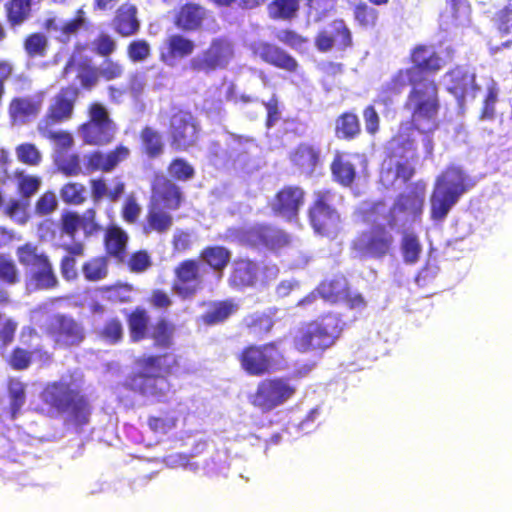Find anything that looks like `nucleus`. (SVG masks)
I'll return each instance as SVG.
<instances>
[{
  "label": "nucleus",
  "mask_w": 512,
  "mask_h": 512,
  "mask_svg": "<svg viewBox=\"0 0 512 512\" xmlns=\"http://www.w3.org/2000/svg\"><path fill=\"white\" fill-rule=\"evenodd\" d=\"M42 406L37 412L48 417L66 415L77 427L89 424L92 405L76 380H59L48 382L40 392Z\"/></svg>",
  "instance_id": "nucleus-1"
},
{
  "label": "nucleus",
  "mask_w": 512,
  "mask_h": 512,
  "mask_svg": "<svg viewBox=\"0 0 512 512\" xmlns=\"http://www.w3.org/2000/svg\"><path fill=\"white\" fill-rule=\"evenodd\" d=\"M231 263V251L222 245H208L199 252L198 259L187 258L180 261L173 270L172 290L183 299L194 297L204 288L206 265L212 272L222 277Z\"/></svg>",
  "instance_id": "nucleus-2"
},
{
  "label": "nucleus",
  "mask_w": 512,
  "mask_h": 512,
  "mask_svg": "<svg viewBox=\"0 0 512 512\" xmlns=\"http://www.w3.org/2000/svg\"><path fill=\"white\" fill-rule=\"evenodd\" d=\"M138 370L129 375V388L146 397L164 398L170 390L167 376L179 367L178 356L173 353L151 354L136 360Z\"/></svg>",
  "instance_id": "nucleus-3"
},
{
  "label": "nucleus",
  "mask_w": 512,
  "mask_h": 512,
  "mask_svg": "<svg viewBox=\"0 0 512 512\" xmlns=\"http://www.w3.org/2000/svg\"><path fill=\"white\" fill-rule=\"evenodd\" d=\"M344 328L341 316L328 312L302 323L293 337V346L301 353L323 352L336 343Z\"/></svg>",
  "instance_id": "nucleus-4"
},
{
  "label": "nucleus",
  "mask_w": 512,
  "mask_h": 512,
  "mask_svg": "<svg viewBox=\"0 0 512 512\" xmlns=\"http://www.w3.org/2000/svg\"><path fill=\"white\" fill-rule=\"evenodd\" d=\"M470 187L468 176L462 169L454 166L446 168L437 178L430 196L431 219L437 222L443 221Z\"/></svg>",
  "instance_id": "nucleus-5"
},
{
  "label": "nucleus",
  "mask_w": 512,
  "mask_h": 512,
  "mask_svg": "<svg viewBox=\"0 0 512 512\" xmlns=\"http://www.w3.org/2000/svg\"><path fill=\"white\" fill-rule=\"evenodd\" d=\"M405 106L411 111V121L417 129L424 124L430 125L429 130L436 129L440 110L437 82L434 79L410 80Z\"/></svg>",
  "instance_id": "nucleus-6"
},
{
  "label": "nucleus",
  "mask_w": 512,
  "mask_h": 512,
  "mask_svg": "<svg viewBox=\"0 0 512 512\" xmlns=\"http://www.w3.org/2000/svg\"><path fill=\"white\" fill-rule=\"evenodd\" d=\"M241 370L250 377L271 375L282 369L285 357L278 341L251 343L237 354Z\"/></svg>",
  "instance_id": "nucleus-7"
},
{
  "label": "nucleus",
  "mask_w": 512,
  "mask_h": 512,
  "mask_svg": "<svg viewBox=\"0 0 512 512\" xmlns=\"http://www.w3.org/2000/svg\"><path fill=\"white\" fill-rule=\"evenodd\" d=\"M87 119L79 125L78 132L83 142L90 146L104 147L115 139L117 125L107 107L98 101L87 106Z\"/></svg>",
  "instance_id": "nucleus-8"
},
{
  "label": "nucleus",
  "mask_w": 512,
  "mask_h": 512,
  "mask_svg": "<svg viewBox=\"0 0 512 512\" xmlns=\"http://www.w3.org/2000/svg\"><path fill=\"white\" fill-rule=\"evenodd\" d=\"M395 237L385 224H374L359 232L350 243V250L359 258L384 259L392 255Z\"/></svg>",
  "instance_id": "nucleus-9"
},
{
  "label": "nucleus",
  "mask_w": 512,
  "mask_h": 512,
  "mask_svg": "<svg viewBox=\"0 0 512 512\" xmlns=\"http://www.w3.org/2000/svg\"><path fill=\"white\" fill-rule=\"evenodd\" d=\"M55 350H72L80 347L87 336L84 324L70 314H53L45 328Z\"/></svg>",
  "instance_id": "nucleus-10"
},
{
  "label": "nucleus",
  "mask_w": 512,
  "mask_h": 512,
  "mask_svg": "<svg viewBox=\"0 0 512 512\" xmlns=\"http://www.w3.org/2000/svg\"><path fill=\"white\" fill-rule=\"evenodd\" d=\"M297 388L287 377H269L260 380L256 389L249 397L252 406L262 412H270L291 400Z\"/></svg>",
  "instance_id": "nucleus-11"
},
{
  "label": "nucleus",
  "mask_w": 512,
  "mask_h": 512,
  "mask_svg": "<svg viewBox=\"0 0 512 512\" xmlns=\"http://www.w3.org/2000/svg\"><path fill=\"white\" fill-rule=\"evenodd\" d=\"M201 126L191 111L177 108L169 117L168 137L170 147L176 152H186L196 147Z\"/></svg>",
  "instance_id": "nucleus-12"
},
{
  "label": "nucleus",
  "mask_w": 512,
  "mask_h": 512,
  "mask_svg": "<svg viewBox=\"0 0 512 512\" xmlns=\"http://www.w3.org/2000/svg\"><path fill=\"white\" fill-rule=\"evenodd\" d=\"M234 57L232 41L226 37L213 38L209 46L198 56L193 57L188 67L195 73L209 74L225 69Z\"/></svg>",
  "instance_id": "nucleus-13"
},
{
  "label": "nucleus",
  "mask_w": 512,
  "mask_h": 512,
  "mask_svg": "<svg viewBox=\"0 0 512 512\" xmlns=\"http://www.w3.org/2000/svg\"><path fill=\"white\" fill-rule=\"evenodd\" d=\"M333 194L329 190L316 191L308 209V219L315 233L328 236L336 231L340 215L333 205Z\"/></svg>",
  "instance_id": "nucleus-14"
},
{
  "label": "nucleus",
  "mask_w": 512,
  "mask_h": 512,
  "mask_svg": "<svg viewBox=\"0 0 512 512\" xmlns=\"http://www.w3.org/2000/svg\"><path fill=\"white\" fill-rule=\"evenodd\" d=\"M426 183L422 180L412 183L407 192L400 193L389 210L388 224L396 225L397 215L403 214L412 222L418 220L424 209Z\"/></svg>",
  "instance_id": "nucleus-15"
},
{
  "label": "nucleus",
  "mask_w": 512,
  "mask_h": 512,
  "mask_svg": "<svg viewBox=\"0 0 512 512\" xmlns=\"http://www.w3.org/2000/svg\"><path fill=\"white\" fill-rule=\"evenodd\" d=\"M306 202V192L299 185L282 186L269 202V208L275 216L287 222L297 221Z\"/></svg>",
  "instance_id": "nucleus-16"
},
{
  "label": "nucleus",
  "mask_w": 512,
  "mask_h": 512,
  "mask_svg": "<svg viewBox=\"0 0 512 512\" xmlns=\"http://www.w3.org/2000/svg\"><path fill=\"white\" fill-rule=\"evenodd\" d=\"M408 61L410 80L429 79V75H436L444 67V60L432 45L417 44L409 52Z\"/></svg>",
  "instance_id": "nucleus-17"
},
{
  "label": "nucleus",
  "mask_w": 512,
  "mask_h": 512,
  "mask_svg": "<svg viewBox=\"0 0 512 512\" xmlns=\"http://www.w3.org/2000/svg\"><path fill=\"white\" fill-rule=\"evenodd\" d=\"M79 94L80 89L75 85L62 87L52 98L38 125H60L69 121L73 117Z\"/></svg>",
  "instance_id": "nucleus-18"
},
{
  "label": "nucleus",
  "mask_w": 512,
  "mask_h": 512,
  "mask_svg": "<svg viewBox=\"0 0 512 512\" xmlns=\"http://www.w3.org/2000/svg\"><path fill=\"white\" fill-rule=\"evenodd\" d=\"M183 201V192L172 179L162 173L154 175L150 185L149 204L176 211Z\"/></svg>",
  "instance_id": "nucleus-19"
},
{
  "label": "nucleus",
  "mask_w": 512,
  "mask_h": 512,
  "mask_svg": "<svg viewBox=\"0 0 512 512\" xmlns=\"http://www.w3.org/2000/svg\"><path fill=\"white\" fill-rule=\"evenodd\" d=\"M260 265L249 257H236L230 263L228 286L235 291L254 287L259 280Z\"/></svg>",
  "instance_id": "nucleus-20"
},
{
  "label": "nucleus",
  "mask_w": 512,
  "mask_h": 512,
  "mask_svg": "<svg viewBox=\"0 0 512 512\" xmlns=\"http://www.w3.org/2000/svg\"><path fill=\"white\" fill-rule=\"evenodd\" d=\"M250 50L255 57L273 67L289 73H295L298 70L297 60L273 43L266 41L253 42L250 45Z\"/></svg>",
  "instance_id": "nucleus-21"
},
{
  "label": "nucleus",
  "mask_w": 512,
  "mask_h": 512,
  "mask_svg": "<svg viewBox=\"0 0 512 512\" xmlns=\"http://www.w3.org/2000/svg\"><path fill=\"white\" fill-rule=\"evenodd\" d=\"M353 44L352 33L343 19H335L329 25V30H321L315 38V46L320 52H328L334 46L344 51Z\"/></svg>",
  "instance_id": "nucleus-22"
},
{
  "label": "nucleus",
  "mask_w": 512,
  "mask_h": 512,
  "mask_svg": "<svg viewBox=\"0 0 512 512\" xmlns=\"http://www.w3.org/2000/svg\"><path fill=\"white\" fill-rule=\"evenodd\" d=\"M447 91L462 105L466 98H475L480 89L476 84L475 75L467 69L456 66L446 73Z\"/></svg>",
  "instance_id": "nucleus-23"
},
{
  "label": "nucleus",
  "mask_w": 512,
  "mask_h": 512,
  "mask_svg": "<svg viewBox=\"0 0 512 512\" xmlns=\"http://www.w3.org/2000/svg\"><path fill=\"white\" fill-rule=\"evenodd\" d=\"M391 157L396 158L395 177L404 183L410 181L416 173L418 160L417 147L411 139L398 142L391 150Z\"/></svg>",
  "instance_id": "nucleus-24"
},
{
  "label": "nucleus",
  "mask_w": 512,
  "mask_h": 512,
  "mask_svg": "<svg viewBox=\"0 0 512 512\" xmlns=\"http://www.w3.org/2000/svg\"><path fill=\"white\" fill-rule=\"evenodd\" d=\"M130 156V149L123 144L117 145L107 153L93 151L86 156L85 168L87 172H111L121 162Z\"/></svg>",
  "instance_id": "nucleus-25"
},
{
  "label": "nucleus",
  "mask_w": 512,
  "mask_h": 512,
  "mask_svg": "<svg viewBox=\"0 0 512 512\" xmlns=\"http://www.w3.org/2000/svg\"><path fill=\"white\" fill-rule=\"evenodd\" d=\"M239 308V303L233 298L210 301L199 321L207 327L220 325L234 316Z\"/></svg>",
  "instance_id": "nucleus-26"
},
{
  "label": "nucleus",
  "mask_w": 512,
  "mask_h": 512,
  "mask_svg": "<svg viewBox=\"0 0 512 512\" xmlns=\"http://www.w3.org/2000/svg\"><path fill=\"white\" fill-rule=\"evenodd\" d=\"M112 27L121 37L128 38L136 35L141 28L136 5L129 2L121 4L115 11Z\"/></svg>",
  "instance_id": "nucleus-27"
},
{
  "label": "nucleus",
  "mask_w": 512,
  "mask_h": 512,
  "mask_svg": "<svg viewBox=\"0 0 512 512\" xmlns=\"http://www.w3.org/2000/svg\"><path fill=\"white\" fill-rule=\"evenodd\" d=\"M409 70L403 68L398 69L387 81L383 84L377 94L375 103L385 107L395 104L403 94L407 85L410 86Z\"/></svg>",
  "instance_id": "nucleus-28"
},
{
  "label": "nucleus",
  "mask_w": 512,
  "mask_h": 512,
  "mask_svg": "<svg viewBox=\"0 0 512 512\" xmlns=\"http://www.w3.org/2000/svg\"><path fill=\"white\" fill-rule=\"evenodd\" d=\"M129 236L118 225H109L104 234V248L106 256L118 263H124L127 258Z\"/></svg>",
  "instance_id": "nucleus-29"
},
{
  "label": "nucleus",
  "mask_w": 512,
  "mask_h": 512,
  "mask_svg": "<svg viewBox=\"0 0 512 512\" xmlns=\"http://www.w3.org/2000/svg\"><path fill=\"white\" fill-rule=\"evenodd\" d=\"M206 10L196 3H185L174 16V25L182 31L195 32L202 28Z\"/></svg>",
  "instance_id": "nucleus-30"
},
{
  "label": "nucleus",
  "mask_w": 512,
  "mask_h": 512,
  "mask_svg": "<svg viewBox=\"0 0 512 512\" xmlns=\"http://www.w3.org/2000/svg\"><path fill=\"white\" fill-rule=\"evenodd\" d=\"M34 354L44 363H51L53 360V354L42 347L28 350L21 346H15L6 358V364L14 371L27 370L33 362Z\"/></svg>",
  "instance_id": "nucleus-31"
},
{
  "label": "nucleus",
  "mask_w": 512,
  "mask_h": 512,
  "mask_svg": "<svg viewBox=\"0 0 512 512\" xmlns=\"http://www.w3.org/2000/svg\"><path fill=\"white\" fill-rule=\"evenodd\" d=\"M171 210L148 204L145 222L142 225V233L146 236L152 233L164 234L173 225Z\"/></svg>",
  "instance_id": "nucleus-32"
},
{
  "label": "nucleus",
  "mask_w": 512,
  "mask_h": 512,
  "mask_svg": "<svg viewBox=\"0 0 512 512\" xmlns=\"http://www.w3.org/2000/svg\"><path fill=\"white\" fill-rule=\"evenodd\" d=\"M130 341L138 343L148 338L150 316L148 311L137 306L126 315Z\"/></svg>",
  "instance_id": "nucleus-33"
},
{
  "label": "nucleus",
  "mask_w": 512,
  "mask_h": 512,
  "mask_svg": "<svg viewBox=\"0 0 512 512\" xmlns=\"http://www.w3.org/2000/svg\"><path fill=\"white\" fill-rule=\"evenodd\" d=\"M41 110V102L30 97H14L8 106V113L14 123H26L36 117Z\"/></svg>",
  "instance_id": "nucleus-34"
},
{
  "label": "nucleus",
  "mask_w": 512,
  "mask_h": 512,
  "mask_svg": "<svg viewBox=\"0 0 512 512\" xmlns=\"http://www.w3.org/2000/svg\"><path fill=\"white\" fill-rule=\"evenodd\" d=\"M242 325L250 335L262 339L272 331L275 320L270 312L256 311L247 314L242 320Z\"/></svg>",
  "instance_id": "nucleus-35"
},
{
  "label": "nucleus",
  "mask_w": 512,
  "mask_h": 512,
  "mask_svg": "<svg viewBox=\"0 0 512 512\" xmlns=\"http://www.w3.org/2000/svg\"><path fill=\"white\" fill-rule=\"evenodd\" d=\"M141 149L149 159L160 157L165 150V143L162 134L154 127L146 125L139 133Z\"/></svg>",
  "instance_id": "nucleus-36"
},
{
  "label": "nucleus",
  "mask_w": 512,
  "mask_h": 512,
  "mask_svg": "<svg viewBox=\"0 0 512 512\" xmlns=\"http://www.w3.org/2000/svg\"><path fill=\"white\" fill-rule=\"evenodd\" d=\"M27 384L19 378L12 377L7 381V394L9 399L8 414L11 420H15L22 413L26 403Z\"/></svg>",
  "instance_id": "nucleus-37"
},
{
  "label": "nucleus",
  "mask_w": 512,
  "mask_h": 512,
  "mask_svg": "<svg viewBox=\"0 0 512 512\" xmlns=\"http://www.w3.org/2000/svg\"><path fill=\"white\" fill-rule=\"evenodd\" d=\"M58 283L53 265L48 261L30 273L26 286L32 287L33 290H52L58 286Z\"/></svg>",
  "instance_id": "nucleus-38"
},
{
  "label": "nucleus",
  "mask_w": 512,
  "mask_h": 512,
  "mask_svg": "<svg viewBox=\"0 0 512 512\" xmlns=\"http://www.w3.org/2000/svg\"><path fill=\"white\" fill-rule=\"evenodd\" d=\"M175 331V324L162 316L152 325L148 338L153 340L155 347L169 348L173 345Z\"/></svg>",
  "instance_id": "nucleus-39"
},
{
  "label": "nucleus",
  "mask_w": 512,
  "mask_h": 512,
  "mask_svg": "<svg viewBox=\"0 0 512 512\" xmlns=\"http://www.w3.org/2000/svg\"><path fill=\"white\" fill-rule=\"evenodd\" d=\"M361 133L359 117L350 111L341 113L335 121V136L342 140H353Z\"/></svg>",
  "instance_id": "nucleus-40"
},
{
  "label": "nucleus",
  "mask_w": 512,
  "mask_h": 512,
  "mask_svg": "<svg viewBox=\"0 0 512 512\" xmlns=\"http://www.w3.org/2000/svg\"><path fill=\"white\" fill-rule=\"evenodd\" d=\"M16 256L22 266L30 267L33 270L50 261L48 255L32 242L18 246Z\"/></svg>",
  "instance_id": "nucleus-41"
},
{
  "label": "nucleus",
  "mask_w": 512,
  "mask_h": 512,
  "mask_svg": "<svg viewBox=\"0 0 512 512\" xmlns=\"http://www.w3.org/2000/svg\"><path fill=\"white\" fill-rule=\"evenodd\" d=\"M6 20L11 28L26 22L32 13L31 0H9L4 4Z\"/></svg>",
  "instance_id": "nucleus-42"
},
{
  "label": "nucleus",
  "mask_w": 512,
  "mask_h": 512,
  "mask_svg": "<svg viewBox=\"0 0 512 512\" xmlns=\"http://www.w3.org/2000/svg\"><path fill=\"white\" fill-rule=\"evenodd\" d=\"M348 286L347 279L344 276H340L321 281L317 289L322 299L331 304H336L341 302Z\"/></svg>",
  "instance_id": "nucleus-43"
},
{
  "label": "nucleus",
  "mask_w": 512,
  "mask_h": 512,
  "mask_svg": "<svg viewBox=\"0 0 512 512\" xmlns=\"http://www.w3.org/2000/svg\"><path fill=\"white\" fill-rule=\"evenodd\" d=\"M400 251L405 264H416L423 251L418 234L414 231H404L400 239Z\"/></svg>",
  "instance_id": "nucleus-44"
},
{
  "label": "nucleus",
  "mask_w": 512,
  "mask_h": 512,
  "mask_svg": "<svg viewBox=\"0 0 512 512\" xmlns=\"http://www.w3.org/2000/svg\"><path fill=\"white\" fill-rule=\"evenodd\" d=\"M291 160L302 172L310 174L319 162V151L313 146L300 144L292 152Z\"/></svg>",
  "instance_id": "nucleus-45"
},
{
  "label": "nucleus",
  "mask_w": 512,
  "mask_h": 512,
  "mask_svg": "<svg viewBox=\"0 0 512 512\" xmlns=\"http://www.w3.org/2000/svg\"><path fill=\"white\" fill-rule=\"evenodd\" d=\"M92 200L97 203L106 197L110 202H117L125 192V183L118 181L111 190H107L103 178H94L89 181Z\"/></svg>",
  "instance_id": "nucleus-46"
},
{
  "label": "nucleus",
  "mask_w": 512,
  "mask_h": 512,
  "mask_svg": "<svg viewBox=\"0 0 512 512\" xmlns=\"http://www.w3.org/2000/svg\"><path fill=\"white\" fill-rule=\"evenodd\" d=\"M330 169L334 181L341 186L350 187L353 184L356 176L355 166L342 155L337 154L334 156Z\"/></svg>",
  "instance_id": "nucleus-47"
},
{
  "label": "nucleus",
  "mask_w": 512,
  "mask_h": 512,
  "mask_svg": "<svg viewBox=\"0 0 512 512\" xmlns=\"http://www.w3.org/2000/svg\"><path fill=\"white\" fill-rule=\"evenodd\" d=\"M166 49L170 59L186 58L194 52L195 43L182 34H172L166 40Z\"/></svg>",
  "instance_id": "nucleus-48"
},
{
  "label": "nucleus",
  "mask_w": 512,
  "mask_h": 512,
  "mask_svg": "<svg viewBox=\"0 0 512 512\" xmlns=\"http://www.w3.org/2000/svg\"><path fill=\"white\" fill-rule=\"evenodd\" d=\"M178 414L175 409L163 411L160 415L149 416L147 425L155 434H167L174 430L178 423Z\"/></svg>",
  "instance_id": "nucleus-49"
},
{
  "label": "nucleus",
  "mask_w": 512,
  "mask_h": 512,
  "mask_svg": "<svg viewBox=\"0 0 512 512\" xmlns=\"http://www.w3.org/2000/svg\"><path fill=\"white\" fill-rule=\"evenodd\" d=\"M301 0H273L268 5L272 19L292 20L297 17Z\"/></svg>",
  "instance_id": "nucleus-50"
},
{
  "label": "nucleus",
  "mask_w": 512,
  "mask_h": 512,
  "mask_svg": "<svg viewBox=\"0 0 512 512\" xmlns=\"http://www.w3.org/2000/svg\"><path fill=\"white\" fill-rule=\"evenodd\" d=\"M48 47V38L41 32L30 33L23 40V49L29 58L45 57Z\"/></svg>",
  "instance_id": "nucleus-51"
},
{
  "label": "nucleus",
  "mask_w": 512,
  "mask_h": 512,
  "mask_svg": "<svg viewBox=\"0 0 512 512\" xmlns=\"http://www.w3.org/2000/svg\"><path fill=\"white\" fill-rule=\"evenodd\" d=\"M76 80L82 90L91 91L100 81L98 68L90 61H82L76 67Z\"/></svg>",
  "instance_id": "nucleus-52"
},
{
  "label": "nucleus",
  "mask_w": 512,
  "mask_h": 512,
  "mask_svg": "<svg viewBox=\"0 0 512 512\" xmlns=\"http://www.w3.org/2000/svg\"><path fill=\"white\" fill-rule=\"evenodd\" d=\"M108 261L105 256H97L84 262L82 273L88 282H98L108 275Z\"/></svg>",
  "instance_id": "nucleus-53"
},
{
  "label": "nucleus",
  "mask_w": 512,
  "mask_h": 512,
  "mask_svg": "<svg viewBox=\"0 0 512 512\" xmlns=\"http://www.w3.org/2000/svg\"><path fill=\"white\" fill-rule=\"evenodd\" d=\"M353 17L362 29H374L378 23L379 11L366 2H359L353 8Z\"/></svg>",
  "instance_id": "nucleus-54"
},
{
  "label": "nucleus",
  "mask_w": 512,
  "mask_h": 512,
  "mask_svg": "<svg viewBox=\"0 0 512 512\" xmlns=\"http://www.w3.org/2000/svg\"><path fill=\"white\" fill-rule=\"evenodd\" d=\"M98 337L110 345L121 343L124 338V327L121 319L118 317L107 319L99 329Z\"/></svg>",
  "instance_id": "nucleus-55"
},
{
  "label": "nucleus",
  "mask_w": 512,
  "mask_h": 512,
  "mask_svg": "<svg viewBox=\"0 0 512 512\" xmlns=\"http://www.w3.org/2000/svg\"><path fill=\"white\" fill-rule=\"evenodd\" d=\"M56 125H37L39 134L55 143L61 150L70 149L74 144L73 136L70 132L64 130L54 131Z\"/></svg>",
  "instance_id": "nucleus-56"
},
{
  "label": "nucleus",
  "mask_w": 512,
  "mask_h": 512,
  "mask_svg": "<svg viewBox=\"0 0 512 512\" xmlns=\"http://www.w3.org/2000/svg\"><path fill=\"white\" fill-rule=\"evenodd\" d=\"M21 281V274L16 263L6 254H0V284L15 286Z\"/></svg>",
  "instance_id": "nucleus-57"
},
{
  "label": "nucleus",
  "mask_w": 512,
  "mask_h": 512,
  "mask_svg": "<svg viewBox=\"0 0 512 512\" xmlns=\"http://www.w3.org/2000/svg\"><path fill=\"white\" fill-rule=\"evenodd\" d=\"M167 172L170 179L186 182L195 176L194 167L184 158H174L170 161Z\"/></svg>",
  "instance_id": "nucleus-58"
},
{
  "label": "nucleus",
  "mask_w": 512,
  "mask_h": 512,
  "mask_svg": "<svg viewBox=\"0 0 512 512\" xmlns=\"http://www.w3.org/2000/svg\"><path fill=\"white\" fill-rule=\"evenodd\" d=\"M86 188L82 183L68 182L60 189L62 201L69 205H80L86 200Z\"/></svg>",
  "instance_id": "nucleus-59"
},
{
  "label": "nucleus",
  "mask_w": 512,
  "mask_h": 512,
  "mask_svg": "<svg viewBox=\"0 0 512 512\" xmlns=\"http://www.w3.org/2000/svg\"><path fill=\"white\" fill-rule=\"evenodd\" d=\"M15 177L17 179V191L23 198H31L41 186V179L38 176L27 175L21 171L16 172Z\"/></svg>",
  "instance_id": "nucleus-60"
},
{
  "label": "nucleus",
  "mask_w": 512,
  "mask_h": 512,
  "mask_svg": "<svg viewBox=\"0 0 512 512\" xmlns=\"http://www.w3.org/2000/svg\"><path fill=\"white\" fill-rule=\"evenodd\" d=\"M125 262L129 271L136 274L144 273L153 265L152 257L145 249L132 252Z\"/></svg>",
  "instance_id": "nucleus-61"
},
{
  "label": "nucleus",
  "mask_w": 512,
  "mask_h": 512,
  "mask_svg": "<svg viewBox=\"0 0 512 512\" xmlns=\"http://www.w3.org/2000/svg\"><path fill=\"white\" fill-rule=\"evenodd\" d=\"M97 68L100 80L107 82L120 79L125 71L122 63L111 58L104 59Z\"/></svg>",
  "instance_id": "nucleus-62"
},
{
  "label": "nucleus",
  "mask_w": 512,
  "mask_h": 512,
  "mask_svg": "<svg viewBox=\"0 0 512 512\" xmlns=\"http://www.w3.org/2000/svg\"><path fill=\"white\" fill-rule=\"evenodd\" d=\"M141 213L142 207L136 197L134 195L126 197L120 210L122 220L128 225H134L138 222Z\"/></svg>",
  "instance_id": "nucleus-63"
},
{
  "label": "nucleus",
  "mask_w": 512,
  "mask_h": 512,
  "mask_svg": "<svg viewBox=\"0 0 512 512\" xmlns=\"http://www.w3.org/2000/svg\"><path fill=\"white\" fill-rule=\"evenodd\" d=\"M290 242L291 238L285 231L266 225L263 246L276 250L288 246Z\"/></svg>",
  "instance_id": "nucleus-64"
}]
</instances>
